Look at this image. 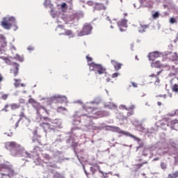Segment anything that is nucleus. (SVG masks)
Here are the masks:
<instances>
[{
    "instance_id": "nucleus-53",
    "label": "nucleus",
    "mask_w": 178,
    "mask_h": 178,
    "mask_svg": "<svg viewBox=\"0 0 178 178\" xmlns=\"http://www.w3.org/2000/svg\"><path fill=\"white\" fill-rule=\"evenodd\" d=\"M28 49H29V51H33V50H34V47H31V46H29V47H28Z\"/></svg>"
},
{
    "instance_id": "nucleus-7",
    "label": "nucleus",
    "mask_w": 178,
    "mask_h": 178,
    "mask_svg": "<svg viewBox=\"0 0 178 178\" xmlns=\"http://www.w3.org/2000/svg\"><path fill=\"white\" fill-rule=\"evenodd\" d=\"M164 70H166L167 72H169V76L173 77L175 76H177L178 74V68L175 67V65H165V66H163Z\"/></svg>"
},
{
    "instance_id": "nucleus-19",
    "label": "nucleus",
    "mask_w": 178,
    "mask_h": 178,
    "mask_svg": "<svg viewBox=\"0 0 178 178\" xmlns=\"http://www.w3.org/2000/svg\"><path fill=\"white\" fill-rule=\"evenodd\" d=\"M55 99L60 102V104L65 102L66 101V97L65 96H62V95H57L54 97Z\"/></svg>"
},
{
    "instance_id": "nucleus-24",
    "label": "nucleus",
    "mask_w": 178,
    "mask_h": 178,
    "mask_svg": "<svg viewBox=\"0 0 178 178\" xmlns=\"http://www.w3.org/2000/svg\"><path fill=\"white\" fill-rule=\"evenodd\" d=\"M163 70H161L159 71L156 75L154 74L149 75V77H155V79H156V83H159V74H161V73H162V71H163Z\"/></svg>"
},
{
    "instance_id": "nucleus-48",
    "label": "nucleus",
    "mask_w": 178,
    "mask_h": 178,
    "mask_svg": "<svg viewBox=\"0 0 178 178\" xmlns=\"http://www.w3.org/2000/svg\"><path fill=\"white\" fill-rule=\"evenodd\" d=\"M121 109H125V111H129V108H127L126 106L124 105H121L120 106Z\"/></svg>"
},
{
    "instance_id": "nucleus-1",
    "label": "nucleus",
    "mask_w": 178,
    "mask_h": 178,
    "mask_svg": "<svg viewBox=\"0 0 178 178\" xmlns=\"http://www.w3.org/2000/svg\"><path fill=\"white\" fill-rule=\"evenodd\" d=\"M6 149H9L10 156L15 158H20L24 155V147L15 141L7 142L5 145Z\"/></svg>"
},
{
    "instance_id": "nucleus-14",
    "label": "nucleus",
    "mask_w": 178,
    "mask_h": 178,
    "mask_svg": "<svg viewBox=\"0 0 178 178\" xmlns=\"http://www.w3.org/2000/svg\"><path fill=\"white\" fill-rule=\"evenodd\" d=\"M8 42H6V38L3 35L0 34V51L6 48Z\"/></svg>"
},
{
    "instance_id": "nucleus-42",
    "label": "nucleus",
    "mask_w": 178,
    "mask_h": 178,
    "mask_svg": "<svg viewBox=\"0 0 178 178\" xmlns=\"http://www.w3.org/2000/svg\"><path fill=\"white\" fill-rule=\"evenodd\" d=\"M161 169H163V170L166 169V163H163V162H161Z\"/></svg>"
},
{
    "instance_id": "nucleus-49",
    "label": "nucleus",
    "mask_w": 178,
    "mask_h": 178,
    "mask_svg": "<svg viewBox=\"0 0 178 178\" xmlns=\"http://www.w3.org/2000/svg\"><path fill=\"white\" fill-rule=\"evenodd\" d=\"M60 29V30H63V25H59L57 29H56V31H59V29Z\"/></svg>"
},
{
    "instance_id": "nucleus-51",
    "label": "nucleus",
    "mask_w": 178,
    "mask_h": 178,
    "mask_svg": "<svg viewBox=\"0 0 178 178\" xmlns=\"http://www.w3.org/2000/svg\"><path fill=\"white\" fill-rule=\"evenodd\" d=\"M33 136H38V131L37 129L33 131Z\"/></svg>"
},
{
    "instance_id": "nucleus-63",
    "label": "nucleus",
    "mask_w": 178,
    "mask_h": 178,
    "mask_svg": "<svg viewBox=\"0 0 178 178\" xmlns=\"http://www.w3.org/2000/svg\"><path fill=\"white\" fill-rule=\"evenodd\" d=\"M144 145L143 144H140L139 146V148H140V147H143Z\"/></svg>"
},
{
    "instance_id": "nucleus-31",
    "label": "nucleus",
    "mask_w": 178,
    "mask_h": 178,
    "mask_svg": "<svg viewBox=\"0 0 178 178\" xmlns=\"http://www.w3.org/2000/svg\"><path fill=\"white\" fill-rule=\"evenodd\" d=\"M0 94H1V99H3V101H6L9 97V94H5L3 92H1Z\"/></svg>"
},
{
    "instance_id": "nucleus-23",
    "label": "nucleus",
    "mask_w": 178,
    "mask_h": 178,
    "mask_svg": "<svg viewBox=\"0 0 178 178\" xmlns=\"http://www.w3.org/2000/svg\"><path fill=\"white\" fill-rule=\"evenodd\" d=\"M23 118H26V114H24V112H21L19 114V119L15 124V129H17V127H19V123L20 122V120H22V119H23Z\"/></svg>"
},
{
    "instance_id": "nucleus-64",
    "label": "nucleus",
    "mask_w": 178,
    "mask_h": 178,
    "mask_svg": "<svg viewBox=\"0 0 178 178\" xmlns=\"http://www.w3.org/2000/svg\"><path fill=\"white\" fill-rule=\"evenodd\" d=\"M161 126H165V123H161Z\"/></svg>"
},
{
    "instance_id": "nucleus-10",
    "label": "nucleus",
    "mask_w": 178,
    "mask_h": 178,
    "mask_svg": "<svg viewBox=\"0 0 178 178\" xmlns=\"http://www.w3.org/2000/svg\"><path fill=\"white\" fill-rule=\"evenodd\" d=\"M97 108L90 106H85L83 108V111L86 112V114L83 115L82 116H89V118L92 117V115L96 113Z\"/></svg>"
},
{
    "instance_id": "nucleus-50",
    "label": "nucleus",
    "mask_w": 178,
    "mask_h": 178,
    "mask_svg": "<svg viewBox=\"0 0 178 178\" xmlns=\"http://www.w3.org/2000/svg\"><path fill=\"white\" fill-rule=\"evenodd\" d=\"M131 84L133 87H134V88H137V87L138 86V84L136 83L135 82H131Z\"/></svg>"
},
{
    "instance_id": "nucleus-12",
    "label": "nucleus",
    "mask_w": 178,
    "mask_h": 178,
    "mask_svg": "<svg viewBox=\"0 0 178 178\" xmlns=\"http://www.w3.org/2000/svg\"><path fill=\"white\" fill-rule=\"evenodd\" d=\"M40 127H42L44 131H48V130H50L51 131H55V128L52 127V125L48 122H42L40 123Z\"/></svg>"
},
{
    "instance_id": "nucleus-20",
    "label": "nucleus",
    "mask_w": 178,
    "mask_h": 178,
    "mask_svg": "<svg viewBox=\"0 0 178 178\" xmlns=\"http://www.w3.org/2000/svg\"><path fill=\"white\" fill-rule=\"evenodd\" d=\"M140 28H139V33L145 32V30H147V29L149 27V24H140Z\"/></svg>"
},
{
    "instance_id": "nucleus-28",
    "label": "nucleus",
    "mask_w": 178,
    "mask_h": 178,
    "mask_svg": "<svg viewBox=\"0 0 178 178\" xmlns=\"http://www.w3.org/2000/svg\"><path fill=\"white\" fill-rule=\"evenodd\" d=\"M44 5L46 8H51L52 4L51 3V0H45Z\"/></svg>"
},
{
    "instance_id": "nucleus-58",
    "label": "nucleus",
    "mask_w": 178,
    "mask_h": 178,
    "mask_svg": "<svg viewBox=\"0 0 178 178\" xmlns=\"http://www.w3.org/2000/svg\"><path fill=\"white\" fill-rule=\"evenodd\" d=\"M84 172H85V173H86L87 177H88V172H87V171L86 170V169H84Z\"/></svg>"
},
{
    "instance_id": "nucleus-9",
    "label": "nucleus",
    "mask_w": 178,
    "mask_h": 178,
    "mask_svg": "<svg viewBox=\"0 0 178 178\" xmlns=\"http://www.w3.org/2000/svg\"><path fill=\"white\" fill-rule=\"evenodd\" d=\"M91 30H92L91 24H86L83 26V29L78 33V36L83 37V35H88V34L91 33Z\"/></svg>"
},
{
    "instance_id": "nucleus-59",
    "label": "nucleus",
    "mask_w": 178,
    "mask_h": 178,
    "mask_svg": "<svg viewBox=\"0 0 178 178\" xmlns=\"http://www.w3.org/2000/svg\"><path fill=\"white\" fill-rule=\"evenodd\" d=\"M49 168H56V165H49Z\"/></svg>"
},
{
    "instance_id": "nucleus-34",
    "label": "nucleus",
    "mask_w": 178,
    "mask_h": 178,
    "mask_svg": "<svg viewBox=\"0 0 178 178\" xmlns=\"http://www.w3.org/2000/svg\"><path fill=\"white\" fill-rule=\"evenodd\" d=\"M156 97L159 99V98H163V99H166L168 98V95H158L156 96Z\"/></svg>"
},
{
    "instance_id": "nucleus-16",
    "label": "nucleus",
    "mask_w": 178,
    "mask_h": 178,
    "mask_svg": "<svg viewBox=\"0 0 178 178\" xmlns=\"http://www.w3.org/2000/svg\"><path fill=\"white\" fill-rule=\"evenodd\" d=\"M163 120L164 122H168L167 124L168 126H171V127H173L175 124H177L178 123V120H173L169 122V119L165 118L163 119Z\"/></svg>"
},
{
    "instance_id": "nucleus-55",
    "label": "nucleus",
    "mask_w": 178,
    "mask_h": 178,
    "mask_svg": "<svg viewBox=\"0 0 178 178\" xmlns=\"http://www.w3.org/2000/svg\"><path fill=\"white\" fill-rule=\"evenodd\" d=\"M99 172L102 173V175H103V177L102 178H106V176H105V175H104V172L99 170Z\"/></svg>"
},
{
    "instance_id": "nucleus-29",
    "label": "nucleus",
    "mask_w": 178,
    "mask_h": 178,
    "mask_svg": "<svg viewBox=\"0 0 178 178\" xmlns=\"http://www.w3.org/2000/svg\"><path fill=\"white\" fill-rule=\"evenodd\" d=\"M169 178H177L178 177V171H175L172 174L168 175Z\"/></svg>"
},
{
    "instance_id": "nucleus-36",
    "label": "nucleus",
    "mask_w": 178,
    "mask_h": 178,
    "mask_svg": "<svg viewBox=\"0 0 178 178\" xmlns=\"http://www.w3.org/2000/svg\"><path fill=\"white\" fill-rule=\"evenodd\" d=\"M170 23L171 24H175V23H177V21L176 20V19L175 17H171L170 19Z\"/></svg>"
},
{
    "instance_id": "nucleus-25",
    "label": "nucleus",
    "mask_w": 178,
    "mask_h": 178,
    "mask_svg": "<svg viewBox=\"0 0 178 178\" xmlns=\"http://www.w3.org/2000/svg\"><path fill=\"white\" fill-rule=\"evenodd\" d=\"M59 35H68L73 37V31L72 30H65V33H59Z\"/></svg>"
},
{
    "instance_id": "nucleus-35",
    "label": "nucleus",
    "mask_w": 178,
    "mask_h": 178,
    "mask_svg": "<svg viewBox=\"0 0 178 178\" xmlns=\"http://www.w3.org/2000/svg\"><path fill=\"white\" fill-rule=\"evenodd\" d=\"M60 9L62 10V11L63 12L64 11V10L63 9H67V4H66V3H63L62 4H61V8H60Z\"/></svg>"
},
{
    "instance_id": "nucleus-37",
    "label": "nucleus",
    "mask_w": 178,
    "mask_h": 178,
    "mask_svg": "<svg viewBox=\"0 0 178 178\" xmlns=\"http://www.w3.org/2000/svg\"><path fill=\"white\" fill-rule=\"evenodd\" d=\"M43 158L46 160V161H50L51 160V157L49 156V154H44L43 155Z\"/></svg>"
},
{
    "instance_id": "nucleus-57",
    "label": "nucleus",
    "mask_w": 178,
    "mask_h": 178,
    "mask_svg": "<svg viewBox=\"0 0 178 178\" xmlns=\"http://www.w3.org/2000/svg\"><path fill=\"white\" fill-rule=\"evenodd\" d=\"M157 105H158L159 106H161L162 105V103H161V102H157Z\"/></svg>"
},
{
    "instance_id": "nucleus-17",
    "label": "nucleus",
    "mask_w": 178,
    "mask_h": 178,
    "mask_svg": "<svg viewBox=\"0 0 178 178\" xmlns=\"http://www.w3.org/2000/svg\"><path fill=\"white\" fill-rule=\"evenodd\" d=\"M111 63L113 65L114 69H115V70H120V69H122V64L118 63V61L115 60H111Z\"/></svg>"
},
{
    "instance_id": "nucleus-11",
    "label": "nucleus",
    "mask_w": 178,
    "mask_h": 178,
    "mask_svg": "<svg viewBox=\"0 0 178 178\" xmlns=\"http://www.w3.org/2000/svg\"><path fill=\"white\" fill-rule=\"evenodd\" d=\"M120 31H126L127 29V19H122L117 22Z\"/></svg>"
},
{
    "instance_id": "nucleus-44",
    "label": "nucleus",
    "mask_w": 178,
    "mask_h": 178,
    "mask_svg": "<svg viewBox=\"0 0 178 178\" xmlns=\"http://www.w3.org/2000/svg\"><path fill=\"white\" fill-rule=\"evenodd\" d=\"M132 115H134V111H133L128 112L127 116L129 118V116H132Z\"/></svg>"
},
{
    "instance_id": "nucleus-43",
    "label": "nucleus",
    "mask_w": 178,
    "mask_h": 178,
    "mask_svg": "<svg viewBox=\"0 0 178 178\" xmlns=\"http://www.w3.org/2000/svg\"><path fill=\"white\" fill-rule=\"evenodd\" d=\"M24 154H25L26 158H31V154H30V153L28 152H26V150H24Z\"/></svg>"
},
{
    "instance_id": "nucleus-21",
    "label": "nucleus",
    "mask_w": 178,
    "mask_h": 178,
    "mask_svg": "<svg viewBox=\"0 0 178 178\" xmlns=\"http://www.w3.org/2000/svg\"><path fill=\"white\" fill-rule=\"evenodd\" d=\"M14 86L15 88H17V87H19V86L21 87H26V85H24V83H20V79H14Z\"/></svg>"
},
{
    "instance_id": "nucleus-62",
    "label": "nucleus",
    "mask_w": 178,
    "mask_h": 178,
    "mask_svg": "<svg viewBox=\"0 0 178 178\" xmlns=\"http://www.w3.org/2000/svg\"><path fill=\"white\" fill-rule=\"evenodd\" d=\"M153 161H159V158H158V157H157V158H155V159H153Z\"/></svg>"
},
{
    "instance_id": "nucleus-56",
    "label": "nucleus",
    "mask_w": 178,
    "mask_h": 178,
    "mask_svg": "<svg viewBox=\"0 0 178 178\" xmlns=\"http://www.w3.org/2000/svg\"><path fill=\"white\" fill-rule=\"evenodd\" d=\"M168 97L172 98L173 97V95L172 93H168Z\"/></svg>"
},
{
    "instance_id": "nucleus-4",
    "label": "nucleus",
    "mask_w": 178,
    "mask_h": 178,
    "mask_svg": "<svg viewBox=\"0 0 178 178\" xmlns=\"http://www.w3.org/2000/svg\"><path fill=\"white\" fill-rule=\"evenodd\" d=\"M109 127L110 129H111L112 131L118 133V134H122L123 136H126L127 137H131V138H134L136 141H138V143H140V141H141V139H140V138L127 131H122L119 127L110 126Z\"/></svg>"
},
{
    "instance_id": "nucleus-47",
    "label": "nucleus",
    "mask_w": 178,
    "mask_h": 178,
    "mask_svg": "<svg viewBox=\"0 0 178 178\" xmlns=\"http://www.w3.org/2000/svg\"><path fill=\"white\" fill-rule=\"evenodd\" d=\"M134 108H136V106L134 105H131L129 108H128V111H133L134 109Z\"/></svg>"
},
{
    "instance_id": "nucleus-26",
    "label": "nucleus",
    "mask_w": 178,
    "mask_h": 178,
    "mask_svg": "<svg viewBox=\"0 0 178 178\" xmlns=\"http://www.w3.org/2000/svg\"><path fill=\"white\" fill-rule=\"evenodd\" d=\"M10 107L12 111H16V109H19V108H20V104L16 103L11 104H10Z\"/></svg>"
},
{
    "instance_id": "nucleus-22",
    "label": "nucleus",
    "mask_w": 178,
    "mask_h": 178,
    "mask_svg": "<svg viewBox=\"0 0 178 178\" xmlns=\"http://www.w3.org/2000/svg\"><path fill=\"white\" fill-rule=\"evenodd\" d=\"M169 58L171 60H172V62H177V60H178L177 53H171Z\"/></svg>"
},
{
    "instance_id": "nucleus-2",
    "label": "nucleus",
    "mask_w": 178,
    "mask_h": 178,
    "mask_svg": "<svg viewBox=\"0 0 178 178\" xmlns=\"http://www.w3.org/2000/svg\"><path fill=\"white\" fill-rule=\"evenodd\" d=\"M1 169L4 170L3 172H1L2 178H10L13 177V176L17 175L16 172L15 171V169H13V165L10 164H3L1 166Z\"/></svg>"
},
{
    "instance_id": "nucleus-40",
    "label": "nucleus",
    "mask_w": 178,
    "mask_h": 178,
    "mask_svg": "<svg viewBox=\"0 0 178 178\" xmlns=\"http://www.w3.org/2000/svg\"><path fill=\"white\" fill-rule=\"evenodd\" d=\"M86 59H87L88 65V63H91L90 62H92V58L90 57L89 56H86Z\"/></svg>"
},
{
    "instance_id": "nucleus-54",
    "label": "nucleus",
    "mask_w": 178,
    "mask_h": 178,
    "mask_svg": "<svg viewBox=\"0 0 178 178\" xmlns=\"http://www.w3.org/2000/svg\"><path fill=\"white\" fill-rule=\"evenodd\" d=\"M92 1H88V5H89V6H92Z\"/></svg>"
},
{
    "instance_id": "nucleus-52",
    "label": "nucleus",
    "mask_w": 178,
    "mask_h": 178,
    "mask_svg": "<svg viewBox=\"0 0 178 178\" xmlns=\"http://www.w3.org/2000/svg\"><path fill=\"white\" fill-rule=\"evenodd\" d=\"M2 81H3V76L0 74V83H2Z\"/></svg>"
},
{
    "instance_id": "nucleus-61",
    "label": "nucleus",
    "mask_w": 178,
    "mask_h": 178,
    "mask_svg": "<svg viewBox=\"0 0 178 178\" xmlns=\"http://www.w3.org/2000/svg\"><path fill=\"white\" fill-rule=\"evenodd\" d=\"M49 173H54V170H49Z\"/></svg>"
},
{
    "instance_id": "nucleus-32",
    "label": "nucleus",
    "mask_w": 178,
    "mask_h": 178,
    "mask_svg": "<svg viewBox=\"0 0 178 178\" xmlns=\"http://www.w3.org/2000/svg\"><path fill=\"white\" fill-rule=\"evenodd\" d=\"M168 116H178V109H177L176 111H173L172 113H168Z\"/></svg>"
},
{
    "instance_id": "nucleus-18",
    "label": "nucleus",
    "mask_w": 178,
    "mask_h": 178,
    "mask_svg": "<svg viewBox=\"0 0 178 178\" xmlns=\"http://www.w3.org/2000/svg\"><path fill=\"white\" fill-rule=\"evenodd\" d=\"M152 67H156V69H161V67H163V65H162V63H161V61H156V62H153L151 64Z\"/></svg>"
},
{
    "instance_id": "nucleus-15",
    "label": "nucleus",
    "mask_w": 178,
    "mask_h": 178,
    "mask_svg": "<svg viewBox=\"0 0 178 178\" xmlns=\"http://www.w3.org/2000/svg\"><path fill=\"white\" fill-rule=\"evenodd\" d=\"M159 56L160 54L158 51L150 53L148 56L149 60H155V59H156V58H159Z\"/></svg>"
},
{
    "instance_id": "nucleus-39",
    "label": "nucleus",
    "mask_w": 178,
    "mask_h": 178,
    "mask_svg": "<svg viewBox=\"0 0 178 178\" xmlns=\"http://www.w3.org/2000/svg\"><path fill=\"white\" fill-rule=\"evenodd\" d=\"M153 19H157V17H159V13L156 12L154 14L152 15Z\"/></svg>"
},
{
    "instance_id": "nucleus-30",
    "label": "nucleus",
    "mask_w": 178,
    "mask_h": 178,
    "mask_svg": "<svg viewBox=\"0 0 178 178\" xmlns=\"http://www.w3.org/2000/svg\"><path fill=\"white\" fill-rule=\"evenodd\" d=\"M172 91H173V92H176V94H178V85L177 84H174L172 88Z\"/></svg>"
},
{
    "instance_id": "nucleus-45",
    "label": "nucleus",
    "mask_w": 178,
    "mask_h": 178,
    "mask_svg": "<svg viewBox=\"0 0 178 178\" xmlns=\"http://www.w3.org/2000/svg\"><path fill=\"white\" fill-rule=\"evenodd\" d=\"M119 73L115 72L114 74H112V79H115V77H118L119 76Z\"/></svg>"
},
{
    "instance_id": "nucleus-13",
    "label": "nucleus",
    "mask_w": 178,
    "mask_h": 178,
    "mask_svg": "<svg viewBox=\"0 0 178 178\" xmlns=\"http://www.w3.org/2000/svg\"><path fill=\"white\" fill-rule=\"evenodd\" d=\"M11 74H13L15 77L19 74V64L14 63L12 65V68L10 69Z\"/></svg>"
},
{
    "instance_id": "nucleus-41",
    "label": "nucleus",
    "mask_w": 178,
    "mask_h": 178,
    "mask_svg": "<svg viewBox=\"0 0 178 178\" xmlns=\"http://www.w3.org/2000/svg\"><path fill=\"white\" fill-rule=\"evenodd\" d=\"M90 172H92V175H95V172H97V170L94 168V167H90Z\"/></svg>"
},
{
    "instance_id": "nucleus-33",
    "label": "nucleus",
    "mask_w": 178,
    "mask_h": 178,
    "mask_svg": "<svg viewBox=\"0 0 178 178\" xmlns=\"http://www.w3.org/2000/svg\"><path fill=\"white\" fill-rule=\"evenodd\" d=\"M170 145H171L172 147V148H177V143H176L173 140L170 141Z\"/></svg>"
},
{
    "instance_id": "nucleus-38",
    "label": "nucleus",
    "mask_w": 178,
    "mask_h": 178,
    "mask_svg": "<svg viewBox=\"0 0 178 178\" xmlns=\"http://www.w3.org/2000/svg\"><path fill=\"white\" fill-rule=\"evenodd\" d=\"M8 108H9V104H6L4 108L1 109L2 112H8Z\"/></svg>"
},
{
    "instance_id": "nucleus-3",
    "label": "nucleus",
    "mask_w": 178,
    "mask_h": 178,
    "mask_svg": "<svg viewBox=\"0 0 178 178\" xmlns=\"http://www.w3.org/2000/svg\"><path fill=\"white\" fill-rule=\"evenodd\" d=\"M16 23V19L13 17H3L1 22V26L6 30H10L12 26Z\"/></svg>"
},
{
    "instance_id": "nucleus-46",
    "label": "nucleus",
    "mask_w": 178,
    "mask_h": 178,
    "mask_svg": "<svg viewBox=\"0 0 178 178\" xmlns=\"http://www.w3.org/2000/svg\"><path fill=\"white\" fill-rule=\"evenodd\" d=\"M58 112H62V111H66V108L64 107H58Z\"/></svg>"
},
{
    "instance_id": "nucleus-60",
    "label": "nucleus",
    "mask_w": 178,
    "mask_h": 178,
    "mask_svg": "<svg viewBox=\"0 0 178 178\" xmlns=\"http://www.w3.org/2000/svg\"><path fill=\"white\" fill-rule=\"evenodd\" d=\"M137 162H141V161H143V159H136Z\"/></svg>"
},
{
    "instance_id": "nucleus-27",
    "label": "nucleus",
    "mask_w": 178,
    "mask_h": 178,
    "mask_svg": "<svg viewBox=\"0 0 178 178\" xmlns=\"http://www.w3.org/2000/svg\"><path fill=\"white\" fill-rule=\"evenodd\" d=\"M147 163H148V161H145L141 163L135 164L134 166H135V168H136V169H140V168H143V166H144V165H147Z\"/></svg>"
},
{
    "instance_id": "nucleus-5",
    "label": "nucleus",
    "mask_w": 178,
    "mask_h": 178,
    "mask_svg": "<svg viewBox=\"0 0 178 178\" xmlns=\"http://www.w3.org/2000/svg\"><path fill=\"white\" fill-rule=\"evenodd\" d=\"M89 69L91 72H95L98 74H104L106 72V69L102 67L99 64H96L95 63H88Z\"/></svg>"
},
{
    "instance_id": "nucleus-8",
    "label": "nucleus",
    "mask_w": 178,
    "mask_h": 178,
    "mask_svg": "<svg viewBox=\"0 0 178 178\" xmlns=\"http://www.w3.org/2000/svg\"><path fill=\"white\" fill-rule=\"evenodd\" d=\"M42 119L45 122H51L52 125L51 127H54V131L56 129H61L62 128V122H60V120L55 119L51 121V119L48 117H43Z\"/></svg>"
},
{
    "instance_id": "nucleus-6",
    "label": "nucleus",
    "mask_w": 178,
    "mask_h": 178,
    "mask_svg": "<svg viewBox=\"0 0 178 178\" xmlns=\"http://www.w3.org/2000/svg\"><path fill=\"white\" fill-rule=\"evenodd\" d=\"M29 104H31L33 108H35L36 111H37V113L38 115H41V110L44 111V112H46V113L47 115L49 114V113L48 112V111H47V109H45V108H44V106L40 105V103H38L37 101H35L34 99L31 98L29 99Z\"/></svg>"
}]
</instances>
